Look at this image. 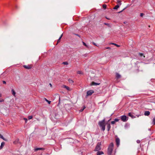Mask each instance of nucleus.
I'll return each mask as SVG.
<instances>
[{
  "instance_id": "f257e3e1",
  "label": "nucleus",
  "mask_w": 155,
  "mask_h": 155,
  "mask_svg": "<svg viewBox=\"0 0 155 155\" xmlns=\"http://www.w3.org/2000/svg\"><path fill=\"white\" fill-rule=\"evenodd\" d=\"M113 143H111L109 145L107 153L108 155H111L113 150Z\"/></svg>"
},
{
  "instance_id": "f03ea898",
  "label": "nucleus",
  "mask_w": 155,
  "mask_h": 155,
  "mask_svg": "<svg viewBox=\"0 0 155 155\" xmlns=\"http://www.w3.org/2000/svg\"><path fill=\"white\" fill-rule=\"evenodd\" d=\"M99 125L101 127V129L104 131L105 130V120L104 119L102 121H100L99 123Z\"/></svg>"
},
{
  "instance_id": "7ed1b4c3",
  "label": "nucleus",
  "mask_w": 155,
  "mask_h": 155,
  "mask_svg": "<svg viewBox=\"0 0 155 155\" xmlns=\"http://www.w3.org/2000/svg\"><path fill=\"white\" fill-rule=\"evenodd\" d=\"M101 142L98 143L95 147L94 150L95 151H99V150H100L101 149Z\"/></svg>"
},
{
  "instance_id": "20e7f679",
  "label": "nucleus",
  "mask_w": 155,
  "mask_h": 155,
  "mask_svg": "<svg viewBox=\"0 0 155 155\" xmlns=\"http://www.w3.org/2000/svg\"><path fill=\"white\" fill-rule=\"evenodd\" d=\"M121 120L123 122H126L128 120V118L125 115L122 116L120 117Z\"/></svg>"
},
{
  "instance_id": "39448f33",
  "label": "nucleus",
  "mask_w": 155,
  "mask_h": 155,
  "mask_svg": "<svg viewBox=\"0 0 155 155\" xmlns=\"http://www.w3.org/2000/svg\"><path fill=\"white\" fill-rule=\"evenodd\" d=\"M94 92V91L92 90L89 91L87 92V96H88L91 95Z\"/></svg>"
},
{
  "instance_id": "423d86ee",
  "label": "nucleus",
  "mask_w": 155,
  "mask_h": 155,
  "mask_svg": "<svg viewBox=\"0 0 155 155\" xmlns=\"http://www.w3.org/2000/svg\"><path fill=\"white\" fill-rule=\"evenodd\" d=\"M117 145L118 147L120 145V140L118 138H117L116 140Z\"/></svg>"
},
{
  "instance_id": "0eeeda50",
  "label": "nucleus",
  "mask_w": 155,
  "mask_h": 155,
  "mask_svg": "<svg viewBox=\"0 0 155 155\" xmlns=\"http://www.w3.org/2000/svg\"><path fill=\"white\" fill-rule=\"evenodd\" d=\"M119 5H116L114 8V9H117L119 7H120V6L121 5V3L120 2V1H119L118 2Z\"/></svg>"
},
{
  "instance_id": "6e6552de",
  "label": "nucleus",
  "mask_w": 155,
  "mask_h": 155,
  "mask_svg": "<svg viewBox=\"0 0 155 155\" xmlns=\"http://www.w3.org/2000/svg\"><path fill=\"white\" fill-rule=\"evenodd\" d=\"M150 114V112L149 111H146L144 113L145 116H148Z\"/></svg>"
},
{
  "instance_id": "1a4fd4ad",
  "label": "nucleus",
  "mask_w": 155,
  "mask_h": 155,
  "mask_svg": "<svg viewBox=\"0 0 155 155\" xmlns=\"http://www.w3.org/2000/svg\"><path fill=\"white\" fill-rule=\"evenodd\" d=\"M63 87L64 88H66L68 91H71V89L70 88L66 85H63Z\"/></svg>"
},
{
  "instance_id": "9d476101",
  "label": "nucleus",
  "mask_w": 155,
  "mask_h": 155,
  "mask_svg": "<svg viewBox=\"0 0 155 155\" xmlns=\"http://www.w3.org/2000/svg\"><path fill=\"white\" fill-rule=\"evenodd\" d=\"M0 138H1V139H2L3 140H4L5 141H8V140L6 139L5 138L3 137V135H1V134H0Z\"/></svg>"
},
{
  "instance_id": "9b49d317",
  "label": "nucleus",
  "mask_w": 155,
  "mask_h": 155,
  "mask_svg": "<svg viewBox=\"0 0 155 155\" xmlns=\"http://www.w3.org/2000/svg\"><path fill=\"white\" fill-rule=\"evenodd\" d=\"M5 143L4 142H2L1 143V145L0 146V150L4 146Z\"/></svg>"
},
{
  "instance_id": "f8f14e48",
  "label": "nucleus",
  "mask_w": 155,
  "mask_h": 155,
  "mask_svg": "<svg viewBox=\"0 0 155 155\" xmlns=\"http://www.w3.org/2000/svg\"><path fill=\"white\" fill-rule=\"evenodd\" d=\"M44 149L42 148H38L35 149V151H37L38 150H43Z\"/></svg>"
},
{
  "instance_id": "ddd939ff",
  "label": "nucleus",
  "mask_w": 155,
  "mask_h": 155,
  "mask_svg": "<svg viewBox=\"0 0 155 155\" xmlns=\"http://www.w3.org/2000/svg\"><path fill=\"white\" fill-rule=\"evenodd\" d=\"M99 84H100V83H96L94 82H92V83L91 84V85H99Z\"/></svg>"
},
{
  "instance_id": "4468645a",
  "label": "nucleus",
  "mask_w": 155,
  "mask_h": 155,
  "mask_svg": "<svg viewBox=\"0 0 155 155\" xmlns=\"http://www.w3.org/2000/svg\"><path fill=\"white\" fill-rule=\"evenodd\" d=\"M104 154L103 152L102 151H98L97 153V155H100Z\"/></svg>"
},
{
  "instance_id": "2eb2a0df",
  "label": "nucleus",
  "mask_w": 155,
  "mask_h": 155,
  "mask_svg": "<svg viewBox=\"0 0 155 155\" xmlns=\"http://www.w3.org/2000/svg\"><path fill=\"white\" fill-rule=\"evenodd\" d=\"M116 77L117 78H119L121 76L119 74L117 73L116 74Z\"/></svg>"
},
{
  "instance_id": "dca6fc26",
  "label": "nucleus",
  "mask_w": 155,
  "mask_h": 155,
  "mask_svg": "<svg viewBox=\"0 0 155 155\" xmlns=\"http://www.w3.org/2000/svg\"><path fill=\"white\" fill-rule=\"evenodd\" d=\"M62 35H63V34H62L61 36H60V37H59V38L58 39V41H57V44H58V43H59L60 41V39H61V38H62Z\"/></svg>"
},
{
  "instance_id": "f3484780",
  "label": "nucleus",
  "mask_w": 155,
  "mask_h": 155,
  "mask_svg": "<svg viewBox=\"0 0 155 155\" xmlns=\"http://www.w3.org/2000/svg\"><path fill=\"white\" fill-rule=\"evenodd\" d=\"M24 67L26 69H29L31 68V67L29 66H27L26 65H24Z\"/></svg>"
},
{
  "instance_id": "a211bd4d",
  "label": "nucleus",
  "mask_w": 155,
  "mask_h": 155,
  "mask_svg": "<svg viewBox=\"0 0 155 155\" xmlns=\"http://www.w3.org/2000/svg\"><path fill=\"white\" fill-rule=\"evenodd\" d=\"M128 115L129 116L131 117L132 118L134 117L132 114L131 113H128Z\"/></svg>"
},
{
  "instance_id": "6ab92c4d",
  "label": "nucleus",
  "mask_w": 155,
  "mask_h": 155,
  "mask_svg": "<svg viewBox=\"0 0 155 155\" xmlns=\"http://www.w3.org/2000/svg\"><path fill=\"white\" fill-rule=\"evenodd\" d=\"M77 73L79 74H83V73L81 71H78L77 72Z\"/></svg>"
},
{
  "instance_id": "aec40b11",
  "label": "nucleus",
  "mask_w": 155,
  "mask_h": 155,
  "mask_svg": "<svg viewBox=\"0 0 155 155\" xmlns=\"http://www.w3.org/2000/svg\"><path fill=\"white\" fill-rule=\"evenodd\" d=\"M12 94L15 96V92L14 90L13 89H12Z\"/></svg>"
},
{
  "instance_id": "412c9836",
  "label": "nucleus",
  "mask_w": 155,
  "mask_h": 155,
  "mask_svg": "<svg viewBox=\"0 0 155 155\" xmlns=\"http://www.w3.org/2000/svg\"><path fill=\"white\" fill-rule=\"evenodd\" d=\"M68 81L70 83H73V81L71 79H68Z\"/></svg>"
},
{
  "instance_id": "4be33fe9",
  "label": "nucleus",
  "mask_w": 155,
  "mask_h": 155,
  "mask_svg": "<svg viewBox=\"0 0 155 155\" xmlns=\"http://www.w3.org/2000/svg\"><path fill=\"white\" fill-rule=\"evenodd\" d=\"M111 44H112V45H114L115 46H116L117 47H120V46L118 45H117L115 43H111Z\"/></svg>"
},
{
  "instance_id": "5701e85b",
  "label": "nucleus",
  "mask_w": 155,
  "mask_h": 155,
  "mask_svg": "<svg viewBox=\"0 0 155 155\" xmlns=\"http://www.w3.org/2000/svg\"><path fill=\"white\" fill-rule=\"evenodd\" d=\"M110 124H108L107 125V128H108V130H110Z\"/></svg>"
},
{
  "instance_id": "b1692460",
  "label": "nucleus",
  "mask_w": 155,
  "mask_h": 155,
  "mask_svg": "<svg viewBox=\"0 0 155 155\" xmlns=\"http://www.w3.org/2000/svg\"><path fill=\"white\" fill-rule=\"evenodd\" d=\"M153 124H155V117L153 118Z\"/></svg>"
},
{
  "instance_id": "393cba45",
  "label": "nucleus",
  "mask_w": 155,
  "mask_h": 155,
  "mask_svg": "<svg viewBox=\"0 0 155 155\" xmlns=\"http://www.w3.org/2000/svg\"><path fill=\"white\" fill-rule=\"evenodd\" d=\"M106 7H107V5H106L104 4L103 5V8H104V9L106 8Z\"/></svg>"
},
{
  "instance_id": "a878e982",
  "label": "nucleus",
  "mask_w": 155,
  "mask_h": 155,
  "mask_svg": "<svg viewBox=\"0 0 155 155\" xmlns=\"http://www.w3.org/2000/svg\"><path fill=\"white\" fill-rule=\"evenodd\" d=\"M62 63L64 65H68V63L67 62H63Z\"/></svg>"
},
{
  "instance_id": "bb28decb",
  "label": "nucleus",
  "mask_w": 155,
  "mask_h": 155,
  "mask_svg": "<svg viewBox=\"0 0 155 155\" xmlns=\"http://www.w3.org/2000/svg\"><path fill=\"white\" fill-rule=\"evenodd\" d=\"M119 119H117V118H115L114 120L115 121V122H117L118 121H119Z\"/></svg>"
},
{
  "instance_id": "cd10ccee",
  "label": "nucleus",
  "mask_w": 155,
  "mask_h": 155,
  "mask_svg": "<svg viewBox=\"0 0 155 155\" xmlns=\"http://www.w3.org/2000/svg\"><path fill=\"white\" fill-rule=\"evenodd\" d=\"M32 118V116H29L28 117V118L29 120L31 119Z\"/></svg>"
},
{
  "instance_id": "c85d7f7f",
  "label": "nucleus",
  "mask_w": 155,
  "mask_h": 155,
  "mask_svg": "<svg viewBox=\"0 0 155 155\" xmlns=\"http://www.w3.org/2000/svg\"><path fill=\"white\" fill-rule=\"evenodd\" d=\"M104 24L106 25H107V26H108L109 27H110V25L109 24H108V23H104Z\"/></svg>"
},
{
  "instance_id": "c756f323",
  "label": "nucleus",
  "mask_w": 155,
  "mask_h": 155,
  "mask_svg": "<svg viewBox=\"0 0 155 155\" xmlns=\"http://www.w3.org/2000/svg\"><path fill=\"white\" fill-rule=\"evenodd\" d=\"M115 121H114H114H112L111 122V124H115Z\"/></svg>"
},
{
  "instance_id": "7c9ffc66",
  "label": "nucleus",
  "mask_w": 155,
  "mask_h": 155,
  "mask_svg": "<svg viewBox=\"0 0 155 155\" xmlns=\"http://www.w3.org/2000/svg\"><path fill=\"white\" fill-rule=\"evenodd\" d=\"M144 15V14L143 13H141L140 14V16L141 17H143V15Z\"/></svg>"
},
{
  "instance_id": "2f4dec72",
  "label": "nucleus",
  "mask_w": 155,
  "mask_h": 155,
  "mask_svg": "<svg viewBox=\"0 0 155 155\" xmlns=\"http://www.w3.org/2000/svg\"><path fill=\"white\" fill-rule=\"evenodd\" d=\"M83 45H85V46H86V47H87V45H86V43H84V42H83Z\"/></svg>"
},
{
  "instance_id": "473e14b6",
  "label": "nucleus",
  "mask_w": 155,
  "mask_h": 155,
  "mask_svg": "<svg viewBox=\"0 0 155 155\" xmlns=\"http://www.w3.org/2000/svg\"><path fill=\"white\" fill-rule=\"evenodd\" d=\"M85 108V107H84V108L82 109H81L80 110V112H82L83 110H84V109Z\"/></svg>"
},
{
  "instance_id": "72a5a7b5",
  "label": "nucleus",
  "mask_w": 155,
  "mask_h": 155,
  "mask_svg": "<svg viewBox=\"0 0 155 155\" xmlns=\"http://www.w3.org/2000/svg\"><path fill=\"white\" fill-rule=\"evenodd\" d=\"M24 120H25V123H26L27 122V121L28 120L27 118H24Z\"/></svg>"
},
{
  "instance_id": "f704fd0d",
  "label": "nucleus",
  "mask_w": 155,
  "mask_h": 155,
  "mask_svg": "<svg viewBox=\"0 0 155 155\" xmlns=\"http://www.w3.org/2000/svg\"><path fill=\"white\" fill-rule=\"evenodd\" d=\"M137 143H140V141L139 140H137Z\"/></svg>"
},
{
  "instance_id": "c9c22d12",
  "label": "nucleus",
  "mask_w": 155,
  "mask_h": 155,
  "mask_svg": "<svg viewBox=\"0 0 155 155\" xmlns=\"http://www.w3.org/2000/svg\"><path fill=\"white\" fill-rule=\"evenodd\" d=\"M44 99L47 102H48V100H47L45 98H44Z\"/></svg>"
},
{
  "instance_id": "e433bc0d",
  "label": "nucleus",
  "mask_w": 155,
  "mask_h": 155,
  "mask_svg": "<svg viewBox=\"0 0 155 155\" xmlns=\"http://www.w3.org/2000/svg\"><path fill=\"white\" fill-rule=\"evenodd\" d=\"M4 101V100L3 99H2V100H1L0 99V102H3Z\"/></svg>"
},
{
  "instance_id": "4c0bfd02",
  "label": "nucleus",
  "mask_w": 155,
  "mask_h": 155,
  "mask_svg": "<svg viewBox=\"0 0 155 155\" xmlns=\"http://www.w3.org/2000/svg\"><path fill=\"white\" fill-rule=\"evenodd\" d=\"M49 85H50V87H52V85H51V84H50H50H49Z\"/></svg>"
},
{
  "instance_id": "58836bf2",
  "label": "nucleus",
  "mask_w": 155,
  "mask_h": 155,
  "mask_svg": "<svg viewBox=\"0 0 155 155\" xmlns=\"http://www.w3.org/2000/svg\"><path fill=\"white\" fill-rule=\"evenodd\" d=\"M140 55L141 56H142L143 55V54H140Z\"/></svg>"
},
{
  "instance_id": "ea45409f",
  "label": "nucleus",
  "mask_w": 155,
  "mask_h": 155,
  "mask_svg": "<svg viewBox=\"0 0 155 155\" xmlns=\"http://www.w3.org/2000/svg\"><path fill=\"white\" fill-rule=\"evenodd\" d=\"M3 84H6V82L4 81H3Z\"/></svg>"
},
{
  "instance_id": "a19ab883",
  "label": "nucleus",
  "mask_w": 155,
  "mask_h": 155,
  "mask_svg": "<svg viewBox=\"0 0 155 155\" xmlns=\"http://www.w3.org/2000/svg\"><path fill=\"white\" fill-rule=\"evenodd\" d=\"M13 143H16V141H14V142H13Z\"/></svg>"
},
{
  "instance_id": "79ce46f5",
  "label": "nucleus",
  "mask_w": 155,
  "mask_h": 155,
  "mask_svg": "<svg viewBox=\"0 0 155 155\" xmlns=\"http://www.w3.org/2000/svg\"><path fill=\"white\" fill-rule=\"evenodd\" d=\"M106 18L107 19H108V20H110V18H107V17H106Z\"/></svg>"
},
{
  "instance_id": "37998d69",
  "label": "nucleus",
  "mask_w": 155,
  "mask_h": 155,
  "mask_svg": "<svg viewBox=\"0 0 155 155\" xmlns=\"http://www.w3.org/2000/svg\"><path fill=\"white\" fill-rule=\"evenodd\" d=\"M2 96V94H1L0 93V97Z\"/></svg>"
},
{
  "instance_id": "c03bdc74",
  "label": "nucleus",
  "mask_w": 155,
  "mask_h": 155,
  "mask_svg": "<svg viewBox=\"0 0 155 155\" xmlns=\"http://www.w3.org/2000/svg\"><path fill=\"white\" fill-rule=\"evenodd\" d=\"M109 48H110V47H107V49H109Z\"/></svg>"
},
{
  "instance_id": "a18cd8bd",
  "label": "nucleus",
  "mask_w": 155,
  "mask_h": 155,
  "mask_svg": "<svg viewBox=\"0 0 155 155\" xmlns=\"http://www.w3.org/2000/svg\"><path fill=\"white\" fill-rule=\"evenodd\" d=\"M93 44H94V45H96V44H95V43H93Z\"/></svg>"
},
{
  "instance_id": "49530a36",
  "label": "nucleus",
  "mask_w": 155,
  "mask_h": 155,
  "mask_svg": "<svg viewBox=\"0 0 155 155\" xmlns=\"http://www.w3.org/2000/svg\"><path fill=\"white\" fill-rule=\"evenodd\" d=\"M50 102H51V101H49V104H50Z\"/></svg>"
},
{
  "instance_id": "de8ad7c7",
  "label": "nucleus",
  "mask_w": 155,
  "mask_h": 155,
  "mask_svg": "<svg viewBox=\"0 0 155 155\" xmlns=\"http://www.w3.org/2000/svg\"><path fill=\"white\" fill-rule=\"evenodd\" d=\"M125 8L121 12H122L124 10Z\"/></svg>"
},
{
  "instance_id": "09e8293b",
  "label": "nucleus",
  "mask_w": 155,
  "mask_h": 155,
  "mask_svg": "<svg viewBox=\"0 0 155 155\" xmlns=\"http://www.w3.org/2000/svg\"><path fill=\"white\" fill-rule=\"evenodd\" d=\"M77 35V36H79V35Z\"/></svg>"
}]
</instances>
